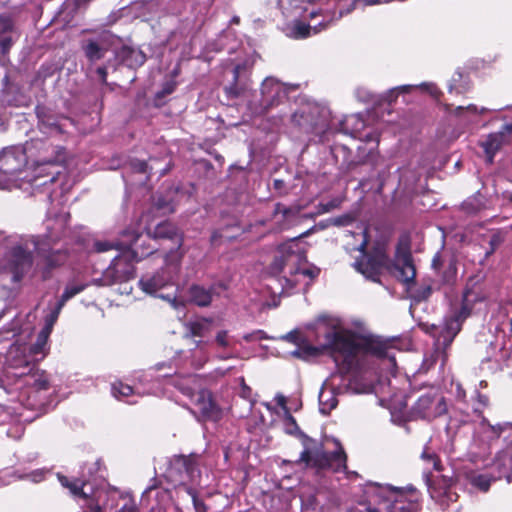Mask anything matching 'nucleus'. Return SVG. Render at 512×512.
I'll list each match as a JSON object with an SVG mask.
<instances>
[{"instance_id":"1","label":"nucleus","mask_w":512,"mask_h":512,"mask_svg":"<svg viewBox=\"0 0 512 512\" xmlns=\"http://www.w3.org/2000/svg\"><path fill=\"white\" fill-rule=\"evenodd\" d=\"M283 429L286 434L297 437L303 446L299 459L295 461L296 464H304L305 467L315 468L319 471L331 470L336 473L346 471L347 456L338 441H335L337 445L335 451H325L321 442L309 437L300 429L289 410H286Z\"/></svg>"},{"instance_id":"2","label":"nucleus","mask_w":512,"mask_h":512,"mask_svg":"<svg viewBox=\"0 0 512 512\" xmlns=\"http://www.w3.org/2000/svg\"><path fill=\"white\" fill-rule=\"evenodd\" d=\"M14 386L16 389L27 388L28 400L50 387L46 372L36 369L35 364L17 349L9 351L6 364L0 369V387L9 391Z\"/></svg>"},{"instance_id":"3","label":"nucleus","mask_w":512,"mask_h":512,"mask_svg":"<svg viewBox=\"0 0 512 512\" xmlns=\"http://www.w3.org/2000/svg\"><path fill=\"white\" fill-rule=\"evenodd\" d=\"M353 267L373 282L380 281L382 269H386L405 284L413 283L416 270L410 252L398 249L395 259L391 260L385 247L378 245L366 257L357 259Z\"/></svg>"},{"instance_id":"4","label":"nucleus","mask_w":512,"mask_h":512,"mask_svg":"<svg viewBox=\"0 0 512 512\" xmlns=\"http://www.w3.org/2000/svg\"><path fill=\"white\" fill-rule=\"evenodd\" d=\"M329 351L341 374L349 373L357 364V355L361 345L343 332L330 330L325 334V343L321 347L301 345L290 352V355L309 360L323 351Z\"/></svg>"},{"instance_id":"5","label":"nucleus","mask_w":512,"mask_h":512,"mask_svg":"<svg viewBox=\"0 0 512 512\" xmlns=\"http://www.w3.org/2000/svg\"><path fill=\"white\" fill-rule=\"evenodd\" d=\"M303 262H306V253L300 243L296 239H292L278 247L274 260L270 265V271L273 274L284 273L285 285L293 288L297 282L291 277L302 274L310 279H314L320 273L317 267L302 269L301 264Z\"/></svg>"},{"instance_id":"6","label":"nucleus","mask_w":512,"mask_h":512,"mask_svg":"<svg viewBox=\"0 0 512 512\" xmlns=\"http://www.w3.org/2000/svg\"><path fill=\"white\" fill-rule=\"evenodd\" d=\"M68 213L56 215L55 219L46 222L47 232L42 236L33 237V244L38 254L44 258L48 270L64 264L67 260V249L56 248V244L66 237Z\"/></svg>"},{"instance_id":"7","label":"nucleus","mask_w":512,"mask_h":512,"mask_svg":"<svg viewBox=\"0 0 512 512\" xmlns=\"http://www.w3.org/2000/svg\"><path fill=\"white\" fill-rule=\"evenodd\" d=\"M484 300V296L473 289L466 288L460 306L452 308L442 323L432 325V335L436 338L438 347L446 349L460 332L462 324L471 315L473 304Z\"/></svg>"},{"instance_id":"8","label":"nucleus","mask_w":512,"mask_h":512,"mask_svg":"<svg viewBox=\"0 0 512 512\" xmlns=\"http://www.w3.org/2000/svg\"><path fill=\"white\" fill-rule=\"evenodd\" d=\"M182 255V252L172 253L167 257L166 264L163 267L155 272H148L142 275L139 280L140 289L146 294L170 302L175 307L177 290L174 289L172 292L166 294L160 293V291L175 285V280L179 274Z\"/></svg>"},{"instance_id":"9","label":"nucleus","mask_w":512,"mask_h":512,"mask_svg":"<svg viewBox=\"0 0 512 512\" xmlns=\"http://www.w3.org/2000/svg\"><path fill=\"white\" fill-rule=\"evenodd\" d=\"M335 0L310 4L311 7H304V17L309 18V23L295 21L290 29V35L295 39H304L312 33L317 34L329 28L335 21L339 20L344 12L342 9L335 11Z\"/></svg>"},{"instance_id":"10","label":"nucleus","mask_w":512,"mask_h":512,"mask_svg":"<svg viewBox=\"0 0 512 512\" xmlns=\"http://www.w3.org/2000/svg\"><path fill=\"white\" fill-rule=\"evenodd\" d=\"M168 479L176 485L183 486L186 491L190 485L198 484L201 478L198 459L194 455H175L169 461Z\"/></svg>"},{"instance_id":"11","label":"nucleus","mask_w":512,"mask_h":512,"mask_svg":"<svg viewBox=\"0 0 512 512\" xmlns=\"http://www.w3.org/2000/svg\"><path fill=\"white\" fill-rule=\"evenodd\" d=\"M287 88L273 77H267L261 84L260 98L249 102L248 108L254 115H263L287 98Z\"/></svg>"},{"instance_id":"12","label":"nucleus","mask_w":512,"mask_h":512,"mask_svg":"<svg viewBox=\"0 0 512 512\" xmlns=\"http://www.w3.org/2000/svg\"><path fill=\"white\" fill-rule=\"evenodd\" d=\"M378 494L387 502V512H418L420 504L414 490L409 493L390 485L378 486Z\"/></svg>"},{"instance_id":"13","label":"nucleus","mask_w":512,"mask_h":512,"mask_svg":"<svg viewBox=\"0 0 512 512\" xmlns=\"http://www.w3.org/2000/svg\"><path fill=\"white\" fill-rule=\"evenodd\" d=\"M133 262L135 261L123 250L113 258L111 264L102 273V276L94 280L95 283L101 286H111L132 279L135 274Z\"/></svg>"},{"instance_id":"14","label":"nucleus","mask_w":512,"mask_h":512,"mask_svg":"<svg viewBox=\"0 0 512 512\" xmlns=\"http://www.w3.org/2000/svg\"><path fill=\"white\" fill-rule=\"evenodd\" d=\"M122 240L123 250L129 254L132 260L138 262L145 257L157 251V247L152 245L153 238L148 231L146 235L138 233L133 229L123 231Z\"/></svg>"},{"instance_id":"15","label":"nucleus","mask_w":512,"mask_h":512,"mask_svg":"<svg viewBox=\"0 0 512 512\" xmlns=\"http://www.w3.org/2000/svg\"><path fill=\"white\" fill-rule=\"evenodd\" d=\"M447 411L445 398L437 391H430L418 398L411 409L415 418L431 420L442 416Z\"/></svg>"},{"instance_id":"16","label":"nucleus","mask_w":512,"mask_h":512,"mask_svg":"<svg viewBox=\"0 0 512 512\" xmlns=\"http://www.w3.org/2000/svg\"><path fill=\"white\" fill-rule=\"evenodd\" d=\"M32 264L31 251L22 245H15L7 252L4 267L12 275L13 282H19L29 272Z\"/></svg>"},{"instance_id":"17","label":"nucleus","mask_w":512,"mask_h":512,"mask_svg":"<svg viewBox=\"0 0 512 512\" xmlns=\"http://www.w3.org/2000/svg\"><path fill=\"white\" fill-rule=\"evenodd\" d=\"M251 64L243 61L231 69L232 79L224 86V92L229 100L240 97L248 88Z\"/></svg>"},{"instance_id":"18","label":"nucleus","mask_w":512,"mask_h":512,"mask_svg":"<svg viewBox=\"0 0 512 512\" xmlns=\"http://www.w3.org/2000/svg\"><path fill=\"white\" fill-rule=\"evenodd\" d=\"M27 164V156L20 146L4 148L0 154V172L14 175L23 170Z\"/></svg>"},{"instance_id":"19","label":"nucleus","mask_w":512,"mask_h":512,"mask_svg":"<svg viewBox=\"0 0 512 512\" xmlns=\"http://www.w3.org/2000/svg\"><path fill=\"white\" fill-rule=\"evenodd\" d=\"M510 141H512V122L505 124L500 131L489 134L485 140L481 141L487 162L492 163L497 151Z\"/></svg>"},{"instance_id":"20","label":"nucleus","mask_w":512,"mask_h":512,"mask_svg":"<svg viewBox=\"0 0 512 512\" xmlns=\"http://www.w3.org/2000/svg\"><path fill=\"white\" fill-rule=\"evenodd\" d=\"M196 407L203 420L218 421L221 418L222 411L207 390H201L197 394Z\"/></svg>"},{"instance_id":"21","label":"nucleus","mask_w":512,"mask_h":512,"mask_svg":"<svg viewBox=\"0 0 512 512\" xmlns=\"http://www.w3.org/2000/svg\"><path fill=\"white\" fill-rule=\"evenodd\" d=\"M84 55L90 62H95L104 57L108 51L107 36L100 35L97 38L85 39L81 43Z\"/></svg>"},{"instance_id":"22","label":"nucleus","mask_w":512,"mask_h":512,"mask_svg":"<svg viewBox=\"0 0 512 512\" xmlns=\"http://www.w3.org/2000/svg\"><path fill=\"white\" fill-rule=\"evenodd\" d=\"M489 472L494 479L506 478L508 482L511 481L512 472V456L508 451L499 452L494 458Z\"/></svg>"},{"instance_id":"23","label":"nucleus","mask_w":512,"mask_h":512,"mask_svg":"<svg viewBox=\"0 0 512 512\" xmlns=\"http://www.w3.org/2000/svg\"><path fill=\"white\" fill-rule=\"evenodd\" d=\"M153 240L169 239L177 244V249H180L183 243V237L178 228L169 221H163L157 224L152 231L149 230Z\"/></svg>"},{"instance_id":"24","label":"nucleus","mask_w":512,"mask_h":512,"mask_svg":"<svg viewBox=\"0 0 512 512\" xmlns=\"http://www.w3.org/2000/svg\"><path fill=\"white\" fill-rule=\"evenodd\" d=\"M58 479L61 485L69 489L73 496L81 497L84 500L90 496L84 491V487L89 484V478L85 477L84 471L80 474V477L72 480L61 474H58Z\"/></svg>"},{"instance_id":"25","label":"nucleus","mask_w":512,"mask_h":512,"mask_svg":"<svg viewBox=\"0 0 512 512\" xmlns=\"http://www.w3.org/2000/svg\"><path fill=\"white\" fill-rule=\"evenodd\" d=\"M177 192L174 190H167L165 193L156 194L153 197L154 208L162 214L173 213L176 209V202L174 195Z\"/></svg>"},{"instance_id":"26","label":"nucleus","mask_w":512,"mask_h":512,"mask_svg":"<svg viewBox=\"0 0 512 512\" xmlns=\"http://www.w3.org/2000/svg\"><path fill=\"white\" fill-rule=\"evenodd\" d=\"M119 56L122 62L132 69L141 67L146 62V55L140 49L123 47Z\"/></svg>"},{"instance_id":"27","label":"nucleus","mask_w":512,"mask_h":512,"mask_svg":"<svg viewBox=\"0 0 512 512\" xmlns=\"http://www.w3.org/2000/svg\"><path fill=\"white\" fill-rule=\"evenodd\" d=\"M319 411L323 415H328L338 404L334 388H329L324 384L319 393Z\"/></svg>"},{"instance_id":"28","label":"nucleus","mask_w":512,"mask_h":512,"mask_svg":"<svg viewBox=\"0 0 512 512\" xmlns=\"http://www.w3.org/2000/svg\"><path fill=\"white\" fill-rule=\"evenodd\" d=\"M13 22L8 17H0V46L2 54H6L13 44Z\"/></svg>"},{"instance_id":"29","label":"nucleus","mask_w":512,"mask_h":512,"mask_svg":"<svg viewBox=\"0 0 512 512\" xmlns=\"http://www.w3.org/2000/svg\"><path fill=\"white\" fill-rule=\"evenodd\" d=\"M481 424L483 436L489 440L498 439L506 431H509V436H512V425L510 423L491 425L487 419L483 418Z\"/></svg>"},{"instance_id":"30","label":"nucleus","mask_w":512,"mask_h":512,"mask_svg":"<svg viewBox=\"0 0 512 512\" xmlns=\"http://www.w3.org/2000/svg\"><path fill=\"white\" fill-rule=\"evenodd\" d=\"M191 300L198 306H208L212 301V291L199 285L190 288Z\"/></svg>"},{"instance_id":"31","label":"nucleus","mask_w":512,"mask_h":512,"mask_svg":"<svg viewBox=\"0 0 512 512\" xmlns=\"http://www.w3.org/2000/svg\"><path fill=\"white\" fill-rule=\"evenodd\" d=\"M469 482L472 486L478 488L482 492H487L490 488L491 482L495 481L490 473H477L472 472L468 475Z\"/></svg>"},{"instance_id":"32","label":"nucleus","mask_w":512,"mask_h":512,"mask_svg":"<svg viewBox=\"0 0 512 512\" xmlns=\"http://www.w3.org/2000/svg\"><path fill=\"white\" fill-rule=\"evenodd\" d=\"M420 174L410 168H403L400 170L399 184L403 186L406 191L412 190L416 183L419 181Z\"/></svg>"},{"instance_id":"33","label":"nucleus","mask_w":512,"mask_h":512,"mask_svg":"<svg viewBox=\"0 0 512 512\" xmlns=\"http://www.w3.org/2000/svg\"><path fill=\"white\" fill-rule=\"evenodd\" d=\"M51 332L41 329L37 335L35 343L30 347V352L34 355L44 354L46 352L48 339Z\"/></svg>"},{"instance_id":"34","label":"nucleus","mask_w":512,"mask_h":512,"mask_svg":"<svg viewBox=\"0 0 512 512\" xmlns=\"http://www.w3.org/2000/svg\"><path fill=\"white\" fill-rule=\"evenodd\" d=\"M85 287H86L85 284H77V283L68 284L65 287L60 299L57 301L59 303V306H64L68 300H70L75 295L82 292L85 289Z\"/></svg>"},{"instance_id":"35","label":"nucleus","mask_w":512,"mask_h":512,"mask_svg":"<svg viewBox=\"0 0 512 512\" xmlns=\"http://www.w3.org/2000/svg\"><path fill=\"white\" fill-rule=\"evenodd\" d=\"M485 206V199L481 193L475 194L473 197L468 198L462 204V208L468 212H477Z\"/></svg>"},{"instance_id":"36","label":"nucleus","mask_w":512,"mask_h":512,"mask_svg":"<svg viewBox=\"0 0 512 512\" xmlns=\"http://www.w3.org/2000/svg\"><path fill=\"white\" fill-rule=\"evenodd\" d=\"M211 321L208 319H201L191 322L188 325L189 334L191 336L203 337L209 329Z\"/></svg>"},{"instance_id":"37","label":"nucleus","mask_w":512,"mask_h":512,"mask_svg":"<svg viewBox=\"0 0 512 512\" xmlns=\"http://www.w3.org/2000/svg\"><path fill=\"white\" fill-rule=\"evenodd\" d=\"M97 253H103L112 249H121L123 250L122 241H108V240H95L93 242V248Z\"/></svg>"},{"instance_id":"38","label":"nucleus","mask_w":512,"mask_h":512,"mask_svg":"<svg viewBox=\"0 0 512 512\" xmlns=\"http://www.w3.org/2000/svg\"><path fill=\"white\" fill-rule=\"evenodd\" d=\"M112 394L119 400H124L133 394V388L122 382H115L111 387Z\"/></svg>"},{"instance_id":"39","label":"nucleus","mask_w":512,"mask_h":512,"mask_svg":"<svg viewBox=\"0 0 512 512\" xmlns=\"http://www.w3.org/2000/svg\"><path fill=\"white\" fill-rule=\"evenodd\" d=\"M63 307L64 306H59L58 302L55 304V306L45 316V319H44L45 323H44V327L42 329L52 332L53 327H54Z\"/></svg>"},{"instance_id":"40","label":"nucleus","mask_w":512,"mask_h":512,"mask_svg":"<svg viewBox=\"0 0 512 512\" xmlns=\"http://www.w3.org/2000/svg\"><path fill=\"white\" fill-rule=\"evenodd\" d=\"M186 492L188 495L191 496L195 512H207L208 511V507L206 506L204 501L198 497L197 492L193 487H187Z\"/></svg>"},{"instance_id":"41","label":"nucleus","mask_w":512,"mask_h":512,"mask_svg":"<svg viewBox=\"0 0 512 512\" xmlns=\"http://www.w3.org/2000/svg\"><path fill=\"white\" fill-rule=\"evenodd\" d=\"M416 87V85H402L392 88L386 93L385 100L389 103H392L395 101L399 93H408Z\"/></svg>"},{"instance_id":"42","label":"nucleus","mask_w":512,"mask_h":512,"mask_svg":"<svg viewBox=\"0 0 512 512\" xmlns=\"http://www.w3.org/2000/svg\"><path fill=\"white\" fill-rule=\"evenodd\" d=\"M421 458L427 462L428 465H431L435 471H441V462L434 452L425 449L421 454Z\"/></svg>"},{"instance_id":"43","label":"nucleus","mask_w":512,"mask_h":512,"mask_svg":"<svg viewBox=\"0 0 512 512\" xmlns=\"http://www.w3.org/2000/svg\"><path fill=\"white\" fill-rule=\"evenodd\" d=\"M233 342V337L229 336L228 331L221 330L215 336V343L224 349L230 348Z\"/></svg>"},{"instance_id":"44","label":"nucleus","mask_w":512,"mask_h":512,"mask_svg":"<svg viewBox=\"0 0 512 512\" xmlns=\"http://www.w3.org/2000/svg\"><path fill=\"white\" fill-rule=\"evenodd\" d=\"M476 393V403L473 406V410L478 415H481L482 410L488 406L489 399L486 395L480 394L478 391Z\"/></svg>"},{"instance_id":"45","label":"nucleus","mask_w":512,"mask_h":512,"mask_svg":"<svg viewBox=\"0 0 512 512\" xmlns=\"http://www.w3.org/2000/svg\"><path fill=\"white\" fill-rule=\"evenodd\" d=\"M53 150H55V153L56 155L54 157H51V158H48V159H44L42 161V164H61L64 162L65 160V151L63 148L61 147H55L53 148Z\"/></svg>"},{"instance_id":"46","label":"nucleus","mask_w":512,"mask_h":512,"mask_svg":"<svg viewBox=\"0 0 512 512\" xmlns=\"http://www.w3.org/2000/svg\"><path fill=\"white\" fill-rule=\"evenodd\" d=\"M85 507V512H103V507L92 496L85 499Z\"/></svg>"},{"instance_id":"47","label":"nucleus","mask_w":512,"mask_h":512,"mask_svg":"<svg viewBox=\"0 0 512 512\" xmlns=\"http://www.w3.org/2000/svg\"><path fill=\"white\" fill-rule=\"evenodd\" d=\"M501 242V236L499 234H493L489 240L490 249L486 251L485 257L488 258L491 254H493Z\"/></svg>"},{"instance_id":"48","label":"nucleus","mask_w":512,"mask_h":512,"mask_svg":"<svg viewBox=\"0 0 512 512\" xmlns=\"http://www.w3.org/2000/svg\"><path fill=\"white\" fill-rule=\"evenodd\" d=\"M432 288L429 285L421 286L415 293V299L418 301L426 300L430 297Z\"/></svg>"},{"instance_id":"49","label":"nucleus","mask_w":512,"mask_h":512,"mask_svg":"<svg viewBox=\"0 0 512 512\" xmlns=\"http://www.w3.org/2000/svg\"><path fill=\"white\" fill-rule=\"evenodd\" d=\"M131 167L134 171L139 173H148L149 169L148 163L146 161L138 159L131 161Z\"/></svg>"},{"instance_id":"50","label":"nucleus","mask_w":512,"mask_h":512,"mask_svg":"<svg viewBox=\"0 0 512 512\" xmlns=\"http://www.w3.org/2000/svg\"><path fill=\"white\" fill-rule=\"evenodd\" d=\"M99 469V461H96L90 465L85 464L82 467L81 473L84 471L85 477L89 478V483L91 482L92 475Z\"/></svg>"},{"instance_id":"51","label":"nucleus","mask_w":512,"mask_h":512,"mask_svg":"<svg viewBox=\"0 0 512 512\" xmlns=\"http://www.w3.org/2000/svg\"><path fill=\"white\" fill-rule=\"evenodd\" d=\"M367 351L378 357L386 356V348L382 345L369 344L367 346Z\"/></svg>"},{"instance_id":"52","label":"nucleus","mask_w":512,"mask_h":512,"mask_svg":"<svg viewBox=\"0 0 512 512\" xmlns=\"http://www.w3.org/2000/svg\"><path fill=\"white\" fill-rule=\"evenodd\" d=\"M349 122H357V124L359 126H363V122L357 117V116H351L349 118H346L342 123H341V131L344 132L345 134H351L354 136L353 132H350L348 130V128L346 127V125L349 123Z\"/></svg>"},{"instance_id":"53","label":"nucleus","mask_w":512,"mask_h":512,"mask_svg":"<svg viewBox=\"0 0 512 512\" xmlns=\"http://www.w3.org/2000/svg\"><path fill=\"white\" fill-rule=\"evenodd\" d=\"M282 339L297 345L302 343V337L297 331H291L287 333L286 335L282 336Z\"/></svg>"},{"instance_id":"54","label":"nucleus","mask_w":512,"mask_h":512,"mask_svg":"<svg viewBox=\"0 0 512 512\" xmlns=\"http://www.w3.org/2000/svg\"><path fill=\"white\" fill-rule=\"evenodd\" d=\"M174 90H175V83H173V82H167V83L163 86L162 90H160V91H158V92L156 93V97H157V98H163V97H165V96H167V95L171 94Z\"/></svg>"},{"instance_id":"55","label":"nucleus","mask_w":512,"mask_h":512,"mask_svg":"<svg viewBox=\"0 0 512 512\" xmlns=\"http://www.w3.org/2000/svg\"><path fill=\"white\" fill-rule=\"evenodd\" d=\"M464 111L472 113V114H477L478 113L477 107L475 105H473V104H470L467 107L458 106V107L455 108V114L457 116L461 115V113L464 112Z\"/></svg>"},{"instance_id":"56","label":"nucleus","mask_w":512,"mask_h":512,"mask_svg":"<svg viewBox=\"0 0 512 512\" xmlns=\"http://www.w3.org/2000/svg\"><path fill=\"white\" fill-rule=\"evenodd\" d=\"M27 477L35 483L40 482V481H42V479L44 477V471H42V470L33 471L30 474H28Z\"/></svg>"},{"instance_id":"57","label":"nucleus","mask_w":512,"mask_h":512,"mask_svg":"<svg viewBox=\"0 0 512 512\" xmlns=\"http://www.w3.org/2000/svg\"><path fill=\"white\" fill-rule=\"evenodd\" d=\"M96 73L102 83H106L107 79V69L104 66L98 67L96 69Z\"/></svg>"},{"instance_id":"58","label":"nucleus","mask_w":512,"mask_h":512,"mask_svg":"<svg viewBox=\"0 0 512 512\" xmlns=\"http://www.w3.org/2000/svg\"><path fill=\"white\" fill-rule=\"evenodd\" d=\"M367 245H368V240H367V237L365 236L364 240L362 241V243L358 247V251H360L362 253V257H366V255L369 254L366 251Z\"/></svg>"},{"instance_id":"59","label":"nucleus","mask_w":512,"mask_h":512,"mask_svg":"<svg viewBox=\"0 0 512 512\" xmlns=\"http://www.w3.org/2000/svg\"><path fill=\"white\" fill-rule=\"evenodd\" d=\"M275 399L277 401V404L279 406H281L283 408L284 412L286 413V410H288V408L286 407V398H285V396L279 394V395L276 396Z\"/></svg>"},{"instance_id":"60","label":"nucleus","mask_w":512,"mask_h":512,"mask_svg":"<svg viewBox=\"0 0 512 512\" xmlns=\"http://www.w3.org/2000/svg\"><path fill=\"white\" fill-rule=\"evenodd\" d=\"M243 339L246 341V342H253V341H258L256 335H255V332H251V333H247L243 336Z\"/></svg>"},{"instance_id":"61","label":"nucleus","mask_w":512,"mask_h":512,"mask_svg":"<svg viewBox=\"0 0 512 512\" xmlns=\"http://www.w3.org/2000/svg\"><path fill=\"white\" fill-rule=\"evenodd\" d=\"M337 205L336 201H330L324 205V212H329L331 209L337 207Z\"/></svg>"},{"instance_id":"62","label":"nucleus","mask_w":512,"mask_h":512,"mask_svg":"<svg viewBox=\"0 0 512 512\" xmlns=\"http://www.w3.org/2000/svg\"><path fill=\"white\" fill-rule=\"evenodd\" d=\"M254 332L258 340L268 339V336L263 330H255Z\"/></svg>"},{"instance_id":"63","label":"nucleus","mask_w":512,"mask_h":512,"mask_svg":"<svg viewBox=\"0 0 512 512\" xmlns=\"http://www.w3.org/2000/svg\"><path fill=\"white\" fill-rule=\"evenodd\" d=\"M421 88H426L431 94H435L436 88L432 84L422 83Z\"/></svg>"},{"instance_id":"64","label":"nucleus","mask_w":512,"mask_h":512,"mask_svg":"<svg viewBox=\"0 0 512 512\" xmlns=\"http://www.w3.org/2000/svg\"><path fill=\"white\" fill-rule=\"evenodd\" d=\"M440 265V256L437 254L434 256L433 260H432V266L437 269Z\"/></svg>"}]
</instances>
